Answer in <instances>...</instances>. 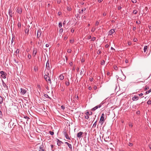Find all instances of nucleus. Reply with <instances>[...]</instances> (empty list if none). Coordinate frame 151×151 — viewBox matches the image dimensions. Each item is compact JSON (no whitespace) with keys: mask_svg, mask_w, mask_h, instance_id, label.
Masks as SVG:
<instances>
[{"mask_svg":"<svg viewBox=\"0 0 151 151\" xmlns=\"http://www.w3.org/2000/svg\"><path fill=\"white\" fill-rule=\"evenodd\" d=\"M49 75V74L48 73H47V75L46 74L44 75V78L46 81L47 82L48 84H51L52 82Z\"/></svg>","mask_w":151,"mask_h":151,"instance_id":"obj_1","label":"nucleus"},{"mask_svg":"<svg viewBox=\"0 0 151 151\" xmlns=\"http://www.w3.org/2000/svg\"><path fill=\"white\" fill-rule=\"evenodd\" d=\"M106 119V117H105V115L104 114H102L100 118V122H104L105 120Z\"/></svg>","mask_w":151,"mask_h":151,"instance_id":"obj_2","label":"nucleus"},{"mask_svg":"<svg viewBox=\"0 0 151 151\" xmlns=\"http://www.w3.org/2000/svg\"><path fill=\"white\" fill-rule=\"evenodd\" d=\"M0 73L1 74V76L3 78H6V73H5L3 71H1L0 72Z\"/></svg>","mask_w":151,"mask_h":151,"instance_id":"obj_3","label":"nucleus"},{"mask_svg":"<svg viewBox=\"0 0 151 151\" xmlns=\"http://www.w3.org/2000/svg\"><path fill=\"white\" fill-rule=\"evenodd\" d=\"M83 134V133L82 132H80L78 133L77 134V137L79 138H81L83 137L82 135Z\"/></svg>","mask_w":151,"mask_h":151,"instance_id":"obj_4","label":"nucleus"},{"mask_svg":"<svg viewBox=\"0 0 151 151\" xmlns=\"http://www.w3.org/2000/svg\"><path fill=\"white\" fill-rule=\"evenodd\" d=\"M101 104H99L96 106H95L92 109H91V110L92 111H95L96 109H98V108H100L101 107Z\"/></svg>","mask_w":151,"mask_h":151,"instance_id":"obj_5","label":"nucleus"},{"mask_svg":"<svg viewBox=\"0 0 151 151\" xmlns=\"http://www.w3.org/2000/svg\"><path fill=\"white\" fill-rule=\"evenodd\" d=\"M27 92V91L25 89L21 88L20 93L22 95H24Z\"/></svg>","mask_w":151,"mask_h":151,"instance_id":"obj_6","label":"nucleus"},{"mask_svg":"<svg viewBox=\"0 0 151 151\" xmlns=\"http://www.w3.org/2000/svg\"><path fill=\"white\" fill-rule=\"evenodd\" d=\"M41 34L42 32L40 30H38L37 32V38L40 37L41 36Z\"/></svg>","mask_w":151,"mask_h":151,"instance_id":"obj_7","label":"nucleus"},{"mask_svg":"<svg viewBox=\"0 0 151 151\" xmlns=\"http://www.w3.org/2000/svg\"><path fill=\"white\" fill-rule=\"evenodd\" d=\"M46 68L47 69V70H45V71H49L50 69V66H49V63L48 61H47V63L46 64Z\"/></svg>","mask_w":151,"mask_h":151,"instance_id":"obj_8","label":"nucleus"},{"mask_svg":"<svg viewBox=\"0 0 151 151\" xmlns=\"http://www.w3.org/2000/svg\"><path fill=\"white\" fill-rule=\"evenodd\" d=\"M115 29H112L110 30L109 32V35H111L112 34H113L114 32H115Z\"/></svg>","mask_w":151,"mask_h":151,"instance_id":"obj_9","label":"nucleus"},{"mask_svg":"<svg viewBox=\"0 0 151 151\" xmlns=\"http://www.w3.org/2000/svg\"><path fill=\"white\" fill-rule=\"evenodd\" d=\"M64 135L65 136L66 138L67 139H70V138L69 137L67 133L66 132L64 131L63 132Z\"/></svg>","mask_w":151,"mask_h":151,"instance_id":"obj_10","label":"nucleus"},{"mask_svg":"<svg viewBox=\"0 0 151 151\" xmlns=\"http://www.w3.org/2000/svg\"><path fill=\"white\" fill-rule=\"evenodd\" d=\"M4 87V88L6 90H8V87L6 84L3 81V83H2Z\"/></svg>","mask_w":151,"mask_h":151,"instance_id":"obj_11","label":"nucleus"},{"mask_svg":"<svg viewBox=\"0 0 151 151\" xmlns=\"http://www.w3.org/2000/svg\"><path fill=\"white\" fill-rule=\"evenodd\" d=\"M139 99L138 97L136 96H134V97H133L132 98V100L134 101H137Z\"/></svg>","mask_w":151,"mask_h":151,"instance_id":"obj_12","label":"nucleus"},{"mask_svg":"<svg viewBox=\"0 0 151 151\" xmlns=\"http://www.w3.org/2000/svg\"><path fill=\"white\" fill-rule=\"evenodd\" d=\"M37 53V50H34L33 51V55L34 57H35Z\"/></svg>","mask_w":151,"mask_h":151,"instance_id":"obj_13","label":"nucleus"},{"mask_svg":"<svg viewBox=\"0 0 151 151\" xmlns=\"http://www.w3.org/2000/svg\"><path fill=\"white\" fill-rule=\"evenodd\" d=\"M17 12L19 14H20L22 12V11L21 9L20 8H18L17 10Z\"/></svg>","mask_w":151,"mask_h":151,"instance_id":"obj_14","label":"nucleus"},{"mask_svg":"<svg viewBox=\"0 0 151 151\" xmlns=\"http://www.w3.org/2000/svg\"><path fill=\"white\" fill-rule=\"evenodd\" d=\"M3 98L0 95V104H1L3 102Z\"/></svg>","mask_w":151,"mask_h":151,"instance_id":"obj_15","label":"nucleus"},{"mask_svg":"<svg viewBox=\"0 0 151 151\" xmlns=\"http://www.w3.org/2000/svg\"><path fill=\"white\" fill-rule=\"evenodd\" d=\"M92 114V113L91 111H90V112L87 111L86 112V114L88 115H91Z\"/></svg>","mask_w":151,"mask_h":151,"instance_id":"obj_16","label":"nucleus"},{"mask_svg":"<svg viewBox=\"0 0 151 151\" xmlns=\"http://www.w3.org/2000/svg\"><path fill=\"white\" fill-rule=\"evenodd\" d=\"M9 14L10 16L11 17H12V11L11 9H9Z\"/></svg>","mask_w":151,"mask_h":151,"instance_id":"obj_17","label":"nucleus"},{"mask_svg":"<svg viewBox=\"0 0 151 151\" xmlns=\"http://www.w3.org/2000/svg\"><path fill=\"white\" fill-rule=\"evenodd\" d=\"M59 77L60 79L61 80H63L64 78V76L62 75H60L59 76Z\"/></svg>","mask_w":151,"mask_h":151,"instance_id":"obj_18","label":"nucleus"},{"mask_svg":"<svg viewBox=\"0 0 151 151\" xmlns=\"http://www.w3.org/2000/svg\"><path fill=\"white\" fill-rule=\"evenodd\" d=\"M65 143L67 145H68V147L70 148H72V146L71 144H69L67 142H65Z\"/></svg>","mask_w":151,"mask_h":151,"instance_id":"obj_19","label":"nucleus"},{"mask_svg":"<svg viewBox=\"0 0 151 151\" xmlns=\"http://www.w3.org/2000/svg\"><path fill=\"white\" fill-rule=\"evenodd\" d=\"M147 46H144V52H146L147 50Z\"/></svg>","mask_w":151,"mask_h":151,"instance_id":"obj_20","label":"nucleus"},{"mask_svg":"<svg viewBox=\"0 0 151 151\" xmlns=\"http://www.w3.org/2000/svg\"><path fill=\"white\" fill-rule=\"evenodd\" d=\"M67 9L68 11H70L71 10V9L70 6L67 7Z\"/></svg>","mask_w":151,"mask_h":151,"instance_id":"obj_21","label":"nucleus"},{"mask_svg":"<svg viewBox=\"0 0 151 151\" xmlns=\"http://www.w3.org/2000/svg\"><path fill=\"white\" fill-rule=\"evenodd\" d=\"M114 68L115 70H118V67L116 65H114Z\"/></svg>","mask_w":151,"mask_h":151,"instance_id":"obj_22","label":"nucleus"},{"mask_svg":"<svg viewBox=\"0 0 151 151\" xmlns=\"http://www.w3.org/2000/svg\"><path fill=\"white\" fill-rule=\"evenodd\" d=\"M84 71V70L83 69H82L81 70L80 73V74L82 75L83 74V73Z\"/></svg>","mask_w":151,"mask_h":151,"instance_id":"obj_23","label":"nucleus"},{"mask_svg":"<svg viewBox=\"0 0 151 151\" xmlns=\"http://www.w3.org/2000/svg\"><path fill=\"white\" fill-rule=\"evenodd\" d=\"M44 96L45 97L48 98H49L50 99H51L50 97L48 95H47V94H45V95H44Z\"/></svg>","mask_w":151,"mask_h":151,"instance_id":"obj_24","label":"nucleus"},{"mask_svg":"<svg viewBox=\"0 0 151 151\" xmlns=\"http://www.w3.org/2000/svg\"><path fill=\"white\" fill-rule=\"evenodd\" d=\"M59 27V28H61L62 26V23L61 22H60L59 23L58 25Z\"/></svg>","mask_w":151,"mask_h":151,"instance_id":"obj_25","label":"nucleus"},{"mask_svg":"<svg viewBox=\"0 0 151 151\" xmlns=\"http://www.w3.org/2000/svg\"><path fill=\"white\" fill-rule=\"evenodd\" d=\"M137 11L134 10L133 12V13L134 14H136L137 13Z\"/></svg>","mask_w":151,"mask_h":151,"instance_id":"obj_26","label":"nucleus"},{"mask_svg":"<svg viewBox=\"0 0 151 151\" xmlns=\"http://www.w3.org/2000/svg\"><path fill=\"white\" fill-rule=\"evenodd\" d=\"M19 28H20L21 27V24L20 22H18L17 24Z\"/></svg>","mask_w":151,"mask_h":151,"instance_id":"obj_27","label":"nucleus"},{"mask_svg":"<svg viewBox=\"0 0 151 151\" xmlns=\"http://www.w3.org/2000/svg\"><path fill=\"white\" fill-rule=\"evenodd\" d=\"M150 92H151V89H150L149 91H147L146 92V93L147 94Z\"/></svg>","mask_w":151,"mask_h":151,"instance_id":"obj_28","label":"nucleus"},{"mask_svg":"<svg viewBox=\"0 0 151 151\" xmlns=\"http://www.w3.org/2000/svg\"><path fill=\"white\" fill-rule=\"evenodd\" d=\"M147 103L148 104H151V101L150 100H148L147 101Z\"/></svg>","mask_w":151,"mask_h":151,"instance_id":"obj_29","label":"nucleus"},{"mask_svg":"<svg viewBox=\"0 0 151 151\" xmlns=\"http://www.w3.org/2000/svg\"><path fill=\"white\" fill-rule=\"evenodd\" d=\"M86 10V8H85L84 9V11H85ZM84 11V10L83 9H82L81 11L80 12H79V13L81 14V13H83V11Z\"/></svg>","mask_w":151,"mask_h":151,"instance_id":"obj_30","label":"nucleus"},{"mask_svg":"<svg viewBox=\"0 0 151 151\" xmlns=\"http://www.w3.org/2000/svg\"><path fill=\"white\" fill-rule=\"evenodd\" d=\"M99 24V22L98 21H96V23H95V26H97Z\"/></svg>","mask_w":151,"mask_h":151,"instance_id":"obj_31","label":"nucleus"},{"mask_svg":"<svg viewBox=\"0 0 151 151\" xmlns=\"http://www.w3.org/2000/svg\"><path fill=\"white\" fill-rule=\"evenodd\" d=\"M96 39V38L95 37H92L91 41H94Z\"/></svg>","mask_w":151,"mask_h":151,"instance_id":"obj_32","label":"nucleus"},{"mask_svg":"<svg viewBox=\"0 0 151 151\" xmlns=\"http://www.w3.org/2000/svg\"><path fill=\"white\" fill-rule=\"evenodd\" d=\"M101 53V52L100 50H99L97 52V54H100Z\"/></svg>","mask_w":151,"mask_h":151,"instance_id":"obj_33","label":"nucleus"},{"mask_svg":"<svg viewBox=\"0 0 151 151\" xmlns=\"http://www.w3.org/2000/svg\"><path fill=\"white\" fill-rule=\"evenodd\" d=\"M95 29H96V28H95L94 27H93L92 29L91 30V31L93 32H94L95 31Z\"/></svg>","mask_w":151,"mask_h":151,"instance_id":"obj_34","label":"nucleus"},{"mask_svg":"<svg viewBox=\"0 0 151 151\" xmlns=\"http://www.w3.org/2000/svg\"><path fill=\"white\" fill-rule=\"evenodd\" d=\"M104 63H105L104 60H102L101 62V64L102 65H103L104 64Z\"/></svg>","mask_w":151,"mask_h":151,"instance_id":"obj_35","label":"nucleus"},{"mask_svg":"<svg viewBox=\"0 0 151 151\" xmlns=\"http://www.w3.org/2000/svg\"><path fill=\"white\" fill-rule=\"evenodd\" d=\"M66 85H67V86H68L70 85V82L69 81H68V82H65Z\"/></svg>","mask_w":151,"mask_h":151,"instance_id":"obj_36","label":"nucleus"},{"mask_svg":"<svg viewBox=\"0 0 151 151\" xmlns=\"http://www.w3.org/2000/svg\"><path fill=\"white\" fill-rule=\"evenodd\" d=\"M49 132L50 133L51 135H53L54 134V132L51 131H49Z\"/></svg>","mask_w":151,"mask_h":151,"instance_id":"obj_37","label":"nucleus"},{"mask_svg":"<svg viewBox=\"0 0 151 151\" xmlns=\"http://www.w3.org/2000/svg\"><path fill=\"white\" fill-rule=\"evenodd\" d=\"M132 1L133 3H134L137 2L136 0H132Z\"/></svg>","mask_w":151,"mask_h":151,"instance_id":"obj_38","label":"nucleus"},{"mask_svg":"<svg viewBox=\"0 0 151 151\" xmlns=\"http://www.w3.org/2000/svg\"><path fill=\"white\" fill-rule=\"evenodd\" d=\"M149 87H148V86H145V91L147 90V89H149Z\"/></svg>","mask_w":151,"mask_h":151,"instance_id":"obj_39","label":"nucleus"},{"mask_svg":"<svg viewBox=\"0 0 151 151\" xmlns=\"http://www.w3.org/2000/svg\"><path fill=\"white\" fill-rule=\"evenodd\" d=\"M136 24H140L141 23V22H140V21H137L136 22Z\"/></svg>","mask_w":151,"mask_h":151,"instance_id":"obj_40","label":"nucleus"},{"mask_svg":"<svg viewBox=\"0 0 151 151\" xmlns=\"http://www.w3.org/2000/svg\"><path fill=\"white\" fill-rule=\"evenodd\" d=\"M71 51H72V50L71 49H68L67 50L68 52V53H71Z\"/></svg>","mask_w":151,"mask_h":151,"instance_id":"obj_41","label":"nucleus"},{"mask_svg":"<svg viewBox=\"0 0 151 151\" xmlns=\"http://www.w3.org/2000/svg\"><path fill=\"white\" fill-rule=\"evenodd\" d=\"M85 118L86 119H88L89 118L88 115H86V116H85Z\"/></svg>","mask_w":151,"mask_h":151,"instance_id":"obj_42","label":"nucleus"},{"mask_svg":"<svg viewBox=\"0 0 151 151\" xmlns=\"http://www.w3.org/2000/svg\"><path fill=\"white\" fill-rule=\"evenodd\" d=\"M129 146L132 147L133 145V144L132 143H129Z\"/></svg>","mask_w":151,"mask_h":151,"instance_id":"obj_43","label":"nucleus"},{"mask_svg":"<svg viewBox=\"0 0 151 151\" xmlns=\"http://www.w3.org/2000/svg\"><path fill=\"white\" fill-rule=\"evenodd\" d=\"M29 32V30H27V29H26V30H25V32L26 33L28 34V33Z\"/></svg>","mask_w":151,"mask_h":151,"instance_id":"obj_44","label":"nucleus"},{"mask_svg":"<svg viewBox=\"0 0 151 151\" xmlns=\"http://www.w3.org/2000/svg\"><path fill=\"white\" fill-rule=\"evenodd\" d=\"M109 47V45L108 44H106L105 45V47L106 48H107Z\"/></svg>","mask_w":151,"mask_h":151,"instance_id":"obj_45","label":"nucleus"},{"mask_svg":"<svg viewBox=\"0 0 151 151\" xmlns=\"http://www.w3.org/2000/svg\"><path fill=\"white\" fill-rule=\"evenodd\" d=\"M24 118L26 119H27V121H28V119H29V117H27V116H24Z\"/></svg>","mask_w":151,"mask_h":151,"instance_id":"obj_46","label":"nucleus"},{"mask_svg":"<svg viewBox=\"0 0 151 151\" xmlns=\"http://www.w3.org/2000/svg\"><path fill=\"white\" fill-rule=\"evenodd\" d=\"M74 40H70V42L71 43H73L74 42Z\"/></svg>","mask_w":151,"mask_h":151,"instance_id":"obj_47","label":"nucleus"},{"mask_svg":"<svg viewBox=\"0 0 151 151\" xmlns=\"http://www.w3.org/2000/svg\"><path fill=\"white\" fill-rule=\"evenodd\" d=\"M93 88L95 90H96L97 89V87L96 86H94Z\"/></svg>","mask_w":151,"mask_h":151,"instance_id":"obj_48","label":"nucleus"},{"mask_svg":"<svg viewBox=\"0 0 151 151\" xmlns=\"http://www.w3.org/2000/svg\"><path fill=\"white\" fill-rule=\"evenodd\" d=\"M128 44L129 45H131L132 43L131 42H129L128 43Z\"/></svg>","mask_w":151,"mask_h":151,"instance_id":"obj_49","label":"nucleus"},{"mask_svg":"<svg viewBox=\"0 0 151 151\" xmlns=\"http://www.w3.org/2000/svg\"><path fill=\"white\" fill-rule=\"evenodd\" d=\"M129 126L130 127H132V123H129Z\"/></svg>","mask_w":151,"mask_h":151,"instance_id":"obj_50","label":"nucleus"},{"mask_svg":"<svg viewBox=\"0 0 151 151\" xmlns=\"http://www.w3.org/2000/svg\"><path fill=\"white\" fill-rule=\"evenodd\" d=\"M61 108L62 109H65V107L64 106H61Z\"/></svg>","mask_w":151,"mask_h":151,"instance_id":"obj_51","label":"nucleus"},{"mask_svg":"<svg viewBox=\"0 0 151 151\" xmlns=\"http://www.w3.org/2000/svg\"><path fill=\"white\" fill-rule=\"evenodd\" d=\"M137 38L134 39L133 41L134 42H136L137 41Z\"/></svg>","mask_w":151,"mask_h":151,"instance_id":"obj_52","label":"nucleus"},{"mask_svg":"<svg viewBox=\"0 0 151 151\" xmlns=\"http://www.w3.org/2000/svg\"><path fill=\"white\" fill-rule=\"evenodd\" d=\"M57 2L58 3L60 4L61 2V1L60 0H58Z\"/></svg>","mask_w":151,"mask_h":151,"instance_id":"obj_53","label":"nucleus"},{"mask_svg":"<svg viewBox=\"0 0 151 151\" xmlns=\"http://www.w3.org/2000/svg\"><path fill=\"white\" fill-rule=\"evenodd\" d=\"M37 87L40 89H41V87H40V85H37Z\"/></svg>","mask_w":151,"mask_h":151,"instance_id":"obj_54","label":"nucleus"},{"mask_svg":"<svg viewBox=\"0 0 151 151\" xmlns=\"http://www.w3.org/2000/svg\"><path fill=\"white\" fill-rule=\"evenodd\" d=\"M81 62L82 63H83L84 62V59L82 58L81 60Z\"/></svg>","mask_w":151,"mask_h":151,"instance_id":"obj_55","label":"nucleus"},{"mask_svg":"<svg viewBox=\"0 0 151 151\" xmlns=\"http://www.w3.org/2000/svg\"><path fill=\"white\" fill-rule=\"evenodd\" d=\"M90 81H92L93 80V78H90Z\"/></svg>","mask_w":151,"mask_h":151,"instance_id":"obj_56","label":"nucleus"},{"mask_svg":"<svg viewBox=\"0 0 151 151\" xmlns=\"http://www.w3.org/2000/svg\"><path fill=\"white\" fill-rule=\"evenodd\" d=\"M91 38V36H90L88 37V39H90Z\"/></svg>","mask_w":151,"mask_h":151,"instance_id":"obj_57","label":"nucleus"},{"mask_svg":"<svg viewBox=\"0 0 151 151\" xmlns=\"http://www.w3.org/2000/svg\"><path fill=\"white\" fill-rule=\"evenodd\" d=\"M63 31V29H60V32H62Z\"/></svg>","mask_w":151,"mask_h":151,"instance_id":"obj_58","label":"nucleus"},{"mask_svg":"<svg viewBox=\"0 0 151 151\" xmlns=\"http://www.w3.org/2000/svg\"><path fill=\"white\" fill-rule=\"evenodd\" d=\"M45 46L46 47H49V45L48 44H46Z\"/></svg>","mask_w":151,"mask_h":151,"instance_id":"obj_59","label":"nucleus"},{"mask_svg":"<svg viewBox=\"0 0 151 151\" xmlns=\"http://www.w3.org/2000/svg\"><path fill=\"white\" fill-rule=\"evenodd\" d=\"M96 123H94V124L93 125V127H95L96 126Z\"/></svg>","mask_w":151,"mask_h":151,"instance_id":"obj_60","label":"nucleus"},{"mask_svg":"<svg viewBox=\"0 0 151 151\" xmlns=\"http://www.w3.org/2000/svg\"><path fill=\"white\" fill-rule=\"evenodd\" d=\"M122 7L121 6H119L118 7V10H120L121 9H122Z\"/></svg>","mask_w":151,"mask_h":151,"instance_id":"obj_61","label":"nucleus"},{"mask_svg":"<svg viewBox=\"0 0 151 151\" xmlns=\"http://www.w3.org/2000/svg\"><path fill=\"white\" fill-rule=\"evenodd\" d=\"M106 15V14L105 12L104 13H103V16H105Z\"/></svg>","mask_w":151,"mask_h":151,"instance_id":"obj_62","label":"nucleus"},{"mask_svg":"<svg viewBox=\"0 0 151 151\" xmlns=\"http://www.w3.org/2000/svg\"><path fill=\"white\" fill-rule=\"evenodd\" d=\"M103 0H98V2L99 3H100Z\"/></svg>","mask_w":151,"mask_h":151,"instance_id":"obj_63","label":"nucleus"},{"mask_svg":"<svg viewBox=\"0 0 151 151\" xmlns=\"http://www.w3.org/2000/svg\"><path fill=\"white\" fill-rule=\"evenodd\" d=\"M136 29V28L135 27H134L133 28V30H135Z\"/></svg>","mask_w":151,"mask_h":151,"instance_id":"obj_64","label":"nucleus"}]
</instances>
